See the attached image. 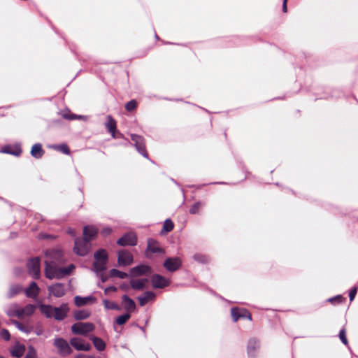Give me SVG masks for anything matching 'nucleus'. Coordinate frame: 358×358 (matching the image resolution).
Masks as SVG:
<instances>
[{"mask_svg":"<svg viewBox=\"0 0 358 358\" xmlns=\"http://www.w3.org/2000/svg\"><path fill=\"white\" fill-rule=\"evenodd\" d=\"M46 260L45 261V275L48 279H60L71 274L75 268L73 264L67 267H62L65 259L60 250L51 249L45 251Z\"/></svg>","mask_w":358,"mask_h":358,"instance_id":"1","label":"nucleus"},{"mask_svg":"<svg viewBox=\"0 0 358 358\" xmlns=\"http://www.w3.org/2000/svg\"><path fill=\"white\" fill-rule=\"evenodd\" d=\"M95 326L92 322H77L71 326V331L76 335L86 336L87 334L93 331Z\"/></svg>","mask_w":358,"mask_h":358,"instance_id":"2","label":"nucleus"},{"mask_svg":"<svg viewBox=\"0 0 358 358\" xmlns=\"http://www.w3.org/2000/svg\"><path fill=\"white\" fill-rule=\"evenodd\" d=\"M91 244L85 238H76L73 250L76 254L80 256H85L88 254Z\"/></svg>","mask_w":358,"mask_h":358,"instance_id":"3","label":"nucleus"},{"mask_svg":"<svg viewBox=\"0 0 358 358\" xmlns=\"http://www.w3.org/2000/svg\"><path fill=\"white\" fill-rule=\"evenodd\" d=\"M29 274L34 279H38L41 276L40 258L34 257L30 259L27 264Z\"/></svg>","mask_w":358,"mask_h":358,"instance_id":"4","label":"nucleus"},{"mask_svg":"<svg viewBox=\"0 0 358 358\" xmlns=\"http://www.w3.org/2000/svg\"><path fill=\"white\" fill-rule=\"evenodd\" d=\"M54 345L57 348L58 352L62 356L69 355L72 352L70 345L62 338H56L54 340Z\"/></svg>","mask_w":358,"mask_h":358,"instance_id":"5","label":"nucleus"},{"mask_svg":"<svg viewBox=\"0 0 358 358\" xmlns=\"http://www.w3.org/2000/svg\"><path fill=\"white\" fill-rule=\"evenodd\" d=\"M152 273V268L148 265L141 264L130 269V275L133 277L150 275Z\"/></svg>","mask_w":358,"mask_h":358,"instance_id":"6","label":"nucleus"},{"mask_svg":"<svg viewBox=\"0 0 358 358\" xmlns=\"http://www.w3.org/2000/svg\"><path fill=\"white\" fill-rule=\"evenodd\" d=\"M131 138L134 142V145L137 151L144 157L148 158V156L145 150L143 137L136 134H131Z\"/></svg>","mask_w":358,"mask_h":358,"instance_id":"7","label":"nucleus"},{"mask_svg":"<svg viewBox=\"0 0 358 358\" xmlns=\"http://www.w3.org/2000/svg\"><path fill=\"white\" fill-rule=\"evenodd\" d=\"M151 282L155 289H162L171 284V281L169 279L159 274H154L151 278Z\"/></svg>","mask_w":358,"mask_h":358,"instance_id":"8","label":"nucleus"},{"mask_svg":"<svg viewBox=\"0 0 358 358\" xmlns=\"http://www.w3.org/2000/svg\"><path fill=\"white\" fill-rule=\"evenodd\" d=\"M164 267L170 272H174L182 266V261L179 257L167 258L164 264Z\"/></svg>","mask_w":358,"mask_h":358,"instance_id":"9","label":"nucleus"},{"mask_svg":"<svg viewBox=\"0 0 358 358\" xmlns=\"http://www.w3.org/2000/svg\"><path fill=\"white\" fill-rule=\"evenodd\" d=\"M231 313L234 322L238 321L240 318H247L249 320H252L250 313L245 308H232L231 309Z\"/></svg>","mask_w":358,"mask_h":358,"instance_id":"10","label":"nucleus"},{"mask_svg":"<svg viewBox=\"0 0 358 358\" xmlns=\"http://www.w3.org/2000/svg\"><path fill=\"white\" fill-rule=\"evenodd\" d=\"M117 243L121 246L136 245L137 243V237L134 233H127L119 238Z\"/></svg>","mask_w":358,"mask_h":358,"instance_id":"11","label":"nucleus"},{"mask_svg":"<svg viewBox=\"0 0 358 358\" xmlns=\"http://www.w3.org/2000/svg\"><path fill=\"white\" fill-rule=\"evenodd\" d=\"M133 262L132 255L126 250H120L117 254V263L119 266H128Z\"/></svg>","mask_w":358,"mask_h":358,"instance_id":"12","label":"nucleus"},{"mask_svg":"<svg viewBox=\"0 0 358 358\" xmlns=\"http://www.w3.org/2000/svg\"><path fill=\"white\" fill-rule=\"evenodd\" d=\"M50 295H53L57 298L63 296L66 293V289L64 284L57 282L48 288Z\"/></svg>","mask_w":358,"mask_h":358,"instance_id":"13","label":"nucleus"},{"mask_svg":"<svg viewBox=\"0 0 358 358\" xmlns=\"http://www.w3.org/2000/svg\"><path fill=\"white\" fill-rule=\"evenodd\" d=\"M70 344L79 351H89L91 349V345L80 338H72Z\"/></svg>","mask_w":358,"mask_h":358,"instance_id":"14","label":"nucleus"},{"mask_svg":"<svg viewBox=\"0 0 358 358\" xmlns=\"http://www.w3.org/2000/svg\"><path fill=\"white\" fill-rule=\"evenodd\" d=\"M53 317L58 321L63 320L69 310L67 303H62L59 307H54Z\"/></svg>","mask_w":358,"mask_h":358,"instance_id":"15","label":"nucleus"},{"mask_svg":"<svg viewBox=\"0 0 358 358\" xmlns=\"http://www.w3.org/2000/svg\"><path fill=\"white\" fill-rule=\"evenodd\" d=\"M25 295L29 298L36 299L40 293V288L36 282L33 281L24 290Z\"/></svg>","mask_w":358,"mask_h":358,"instance_id":"16","label":"nucleus"},{"mask_svg":"<svg viewBox=\"0 0 358 358\" xmlns=\"http://www.w3.org/2000/svg\"><path fill=\"white\" fill-rule=\"evenodd\" d=\"M5 311L8 317L21 318L20 306L17 303H13L10 304Z\"/></svg>","mask_w":358,"mask_h":358,"instance_id":"17","label":"nucleus"},{"mask_svg":"<svg viewBox=\"0 0 358 358\" xmlns=\"http://www.w3.org/2000/svg\"><path fill=\"white\" fill-rule=\"evenodd\" d=\"M98 233V229L94 226H86L83 229V238L90 241L94 239Z\"/></svg>","mask_w":358,"mask_h":358,"instance_id":"18","label":"nucleus"},{"mask_svg":"<svg viewBox=\"0 0 358 358\" xmlns=\"http://www.w3.org/2000/svg\"><path fill=\"white\" fill-rule=\"evenodd\" d=\"M259 348V342L255 339L252 338L249 340L248 344V354L250 357L253 358L256 355L257 350Z\"/></svg>","mask_w":358,"mask_h":358,"instance_id":"19","label":"nucleus"},{"mask_svg":"<svg viewBox=\"0 0 358 358\" xmlns=\"http://www.w3.org/2000/svg\"><path fill=\"white\" fill-rule=\"evenodd\" d=\"M122 303L124 309L127 312H132L136 310V303L133 299L124 294L122 297Z\"/></svg>","mask_w":358,"mask_h":358,"instance_id":"20","label":"nucleus"},{"mask_svg":"<svg viewBox=\"0 0 358 358\" xmlns=\"http://www.w3.org/2000/svg\"><path fill=\"white\" fill-rule=\"evenodd\" d=\"M1 152L18 157L22 153V149L20 145H16L15 147L6 145L1 148Z\"/></svg>","mask_w":358,"mask_h":358,"instance_id":"21","label":"nucleus"},{"mask_svg":"<svg viewBox=\"0 0 358 358\" xmlns=\"http://www.w3.org/2000/svg\"><path fill=\"white\" fill-rule=\"evenodd\" d=\"M156 295L153 292L147 291L143 295L138 297V300L141 306H145L149 301L153 300Z\"/></svg>","mask_w":358,"mask_h":358,"instance_id":"22","label":"nucleus"},{"mask_svg":"<svg viewBox=\"0 0 358 358\" xmlns=\"http://www.w3.org/2000/svg\"><path fill=\"white\" fill-rule=\"evenodd\" d=\"M38 307L41 311V313L44 315L48 318L53 317L54 310L52 307L50 305H45L39 303L38 305Z\"/></svg>","mask_w":358,"mask_h":358,"instance_id":"23","label":"nucleus"},{"mask_svg":"<svg viewBox=\"0 0 358 358\" xmlns=\"http://www.w3.org/2000/svg\"><path fill=\"white\" fill-rule=\"evenodd\" d=\"M45 151L42 148L41 143H35L31 150V155L35 159H41L44 155Z\"/></svg>","mask_w":358,"mask_h":358,"instance_id":"24","label":"nucleus"},{"mask_svg":"<svg viewBox=\"0 0 358 358\" xmlns=\"http://www.w3.org/2000/svg\"><path fill=\"white\" fill-rule=\"evenodd\" d=\"M36 308V306L33 304H27L24 308L20 307L21 318L32 315Z\"/></svg>","mask_w":358,"mask_h":358,"instance_id":"25","label":"nucleus"},{"mask_svg":"<svg viewBox=\"0 0 358 358\" xmlns=\"http://www.w3.org/2000/svg\"><path fill=\"white\" fill-rule=\"evenodd\" d=\"M90 339L92 341L94 347L99 351H103L106 348L105 342L100 338L95 336H90Z\"/></svg>","mask_w":358,"mask_h":358,"instance_id":"26","label":"nucleus"},{"mask_svg":"<svg viewBox=\"0 0 358 358\" xmlns=\"http://www.w3.org/2000/svg\"><path fill=\"white\" fill-rule=\"evenodd\" d=\"M25 352V347L23 345H15L10 350V354L13 357L20 358Z\"/></svg>","mask_w":358,"mask_h":358,"instance_id":"27","label":"nucleus"},{"mask_svg":"<svg viewBox=\"0 0 358 358\" xmlns=\"http://www.w3.org/2000/svg\"><path fill=\"white\" fill-rule=\"evenodd\" d=\"M93 301H94V298L93 296L81 297L80 296H76L74 298L75 304L78 307L85 306L88 302Z\"/></svg>","mask_w":358,"mask_h":358,"instance_id":"28","label":"nucleus"},{"mask_svg":"<svg viewBox=\"0 0 358 358\" xmlns=\"http://www.w3.org/2000/svg\"><path fill=\"white\" fill-rule=\"evenodd\" d=\"M90 316V312L87 310H78L74 311L73 317L76 320H83Z\"/></svg>","mask_w":358,"mask_h":358,"instance_id":"29","label":"nucleus"},{"mask_svg":"<svg viewBox=\"0 0 358 358\" xmlns=\"http://www.w3.org/2000/svg\"><path fill=\"white\" fill-rule=\"evenodd\" d=\"M94 258L96 261L106 262L108 261V255L103 249H99L94 254Z\"/></svg>","mask_w":358,"mask_h":358,"instance_id":"30","label":"nucleus"},{"mask_svg":"<svg viewBox=\"0 0 358 358\" xmlns=\"http://www.w3.org/2000/svg\"><path fill=\"white\" fill-rule=\"evenodd\" d=\"M106 119H107V122L105 123V127L106 128L107 131L109 132V131H113V130H116L117 122L112 117V116L108 115L106 117Z\"/></svg>","mask_w":358,"mask_h":358,"instance_id":"31","label":"nucleus"},{"mask_svg":"<svg viewBox=\"0 0 358 358\" xmlns=\"http://www.w3.org/2000/svg\"><path fill=\"white\" fill-rule=\"evenodd\" d=\"M106 262L95 260L93 263V270L96 273L102 272L106 269Z\"/></svg>","mask_w":358,"mask_h":358,"instance_id":"32","label":"nucleus"},{"mask_svg":"<svg viewBox=\"0 0 358 358\" xmlns=\"http://www.w3.org/2000/svg\"><path fill=\"white\" fill-rule=\"evenodd\" d=\"M130 286L132 289L136 290H142L145 288V285H143V281L140 280V279H132L130 280Z\"/></svg>","mask_w":358,"mask_h":358,"instance_id":"33","label":"nucleus"},{"mask_svg":"<svg viewBox=\"0 0 358 358\" xmlns=\"http://www.w3.org/2000/svg\"><path fill=\"white\" fill-rule=\"evenodd\" d=\"M22 289V287L20 285H13L10 286L8 292V297L13 298L14 296L19 294Z\"/></svg>","mask_w":358,"mask_h":358,"instance_id":"34","label":"nucleus"},{"mask_svg":"<svg viewBox=\"0 0 358 358\" xmlns=\"http://www.w3.org/2000/svg\"><path fill=\"white\" fill-rule=\"evenodd\" d=\"M110 275L111 277H117L120 279H124L128 277V274L127 273L120 271L116 268H112L110 271Z\"/></svg>","mask_w":358,"mask_h":358,"instance_id":"35","label":"nucleus"},{"mask_svg":"<svg viewBox=\"0 0 358 358\" xmlns=\"http://www.w3.org/2000/svg\"><path fill=\"white\" fill-rule=\"evenodd\" d=\"M193 259L196 262L201 264H206L209 262V258L208 256L200 253L195 254L193 256Z\"/></svg>","mask_w":358,"mask_h":358,"instance_id":"36","label":"nucleus"},{"mask_svg":"<svg viewBox=\"0 0 358 358\" xmlns=\"http://www.w3.org/2000/svg\"><path fill=\"white\" fill-rule=\"evenodd\" d=\"M12 323L21 331L26 334L31 332V328L29 327L24 326L22 323L17 320H12Z\"/></svg>","mask_w":358,"mask_h":358,"instance_id":"37","label":"nucleus"},{"mask_svg":"<svg viewBox=\"0 0 358 358\" xmlns=\"http://www.w3.org/2000/svg\"><path fill=\"white\" fill-rule=\"evenodd\" d=\"M131 317V315L129 313H124L118 316L115 322L119 325H122L127 322V321Z\"/></svg>","mask_w":358,"mask_h":358,"instance_id":"38","label":"nucleus"},{"mask_svg":"<svg viewBox=\"0 0 358 358\" xmlns=\"http://www.w3.org/2000/svg\"><path fill=\"white\" fill-rule=\"evenodd\" d=\"M52 148L65 155H69L70 153V150L66 144L55 145Z\"/></svg>","mask_w":358,"mask_h":358,"instance_id":"39","label":"nucleus"},{"mask_svg":"<svg viewBox=\"0 0 358 358\" xmlns=\"http://www.w3.org/2000/svg\"><path fill=\"white\" fill-rule=\"evenodd\" d=\"M62 115L64 119L70 120H76V119H79V120H85V117H84V116L77 115L75 114L70 115L67 112H62Z\"/></svg>","mask_w":358,"mask_h":358,"instance_id":"40","label":"nucleus"},{"mask_svg":"<svg viewBox=\"0 0 358 358\" xmlns=\"http://www.w3.org/2000/svg\"><path fill=\"white\" fill-rule=\"evenodd\" d=\"M174 227L173 222L170 219H166L164 221L162 231L170 232Z\"/></svg>","mask_w":358,"mask_h":358,"instance_id":"41","label":"nucleus"},{"mask_svg":"<svg viewBox=\"0 0 358 358\" xmlns=\"http://www.w3.org/2000/svg\"><path fill=\"white\" fill-rule=\"evenodd\" d=\"M103 304L106 308L111 310H118V306L114 302H109L108 300L103 301Z\"/></svg>","mask_w":358,"mask_h":358,"instance_id":"42","label":"nucleus"},{"mask_svg":"<svg viewBox=\"0 0 358 358\" xmlns=\"http://www.w3.org/2000/svg\"><path fill=\"white\" fill-rule=\"evenodd\" d=\"M136 106H137L136 101L135 100H131L127 103V104L125 106V108L128 111H131V110H134L136 108Z\"/></svg>","mask_w":358,"mask_h":358,"instance_id":"43","label":"nucleus"},{"mask_svg":"<svg viewBox=\"0 0 358 358\" xmlns=\"http://www.w3.org/2000/svg\"><path fill=\"white\" fill-rule=\"evenodd\" d=\"M152 240L148 241V250L151 251L152 253H156V252H159L160 249L157 246L152 245Z\"/></svg>","mask_w":358,"mask_h":358,"instance_id":"44","label":"nucleus"},{"mask_svg":"<svg viewBox=\"0 0 358 358\" xmlns=\"http://www.w3.org/2000/svg\"><path fill=\"white\" fill-rule=\"evenodd\" d=\"M201 207V203L200 202H196L189 209V213L191 214H196L199 212V208Z\"/></svg>","mask_w":358,"mask_h":358,"instance_id":"45","label":"nucleus"},{"mask_svg":"<svg viewBox=\"0 0 358 358\" xmlns=\"http://www.w3.org/2000/svg\"><path fill=\"white\" fill-rule=\"evenodd\" d=\"M339 338L341 341V342L345 344L348 345V340L346 338V333L344 329H342L339 332Z\"/></svg>","mask_w":358,"mask_h":358,"instance_id":"46","label":"nucleus"},{"mask_svg":"<svg viewBox=\"0 0 358 358\" xmlns=\"http://www.w3.org/2000/svg\"><path fill=\"white\" fill-rule=\"evenodd\" d=\"M0 336L5 341H9L10 338V335L9 331L7 329H3L1 331Z\"/></svg>","mask_w":358,"mask_h":358,"instance_id":"47","label":"nucleus"},{"mask_svg":"<svg viewBox=\"0 0 358 358\" xmlns=\"http://www.w3.org/2000/svg\"><path fill=\"white\" fill-rule=\"evenodd\" d=\"M25 358H36V352L33 347H29V351L26 355Z\"/></svg>","mask_w":358,"mask_h":358,"instance_id":"48","label":"nucleus"},{"mask_svg":"<svg viewBox=\"0 0 358 358\" xmlns=\"http://www.w3.org/2000/svg\"><path fill=\"white\" fill-rule=\"evenodd\" d=\"M357 287H352L350 290V292H349V298H350V301H352L356 296V294H357Z\"/></svg>","mask_w":358,"mask_h":358,"instance_id":"49","label":"nucleus"},{"mask_svg":"<svg viewBox=\"0 0 358 358\" xmlns=\"http://www.w3.org/2000/svg\"><path fill=\"white\" fill-rule=\"evenodd\" d=\"M343 300V297L341 295H337L334 297L330 298L328 299L329 302L336 301L337 303H341Z\"/></svg>","mask_w":358,"mask_h":358,"instance_id":"50","label":"nucleus"},{"mask_svg":"<svg viewBox=\"0 0 358 358\" xmlns=\"http://www.w3.org/2000/svg\"><path fill=\"white\" fill-rule=\"evenodd\" d=\"M112 232V229L110 227H105L101 231V234L103 236H108Z\"/></svg>","mask_w":358,"mask_h":358,"instance_id":"51","label":"nucleus"},{"mask_svg":"<svg viewBox=\"0 0 358 358\" xmlns=\"http://www.w3.org/2000/svg\"><path fill=\"white\" fill-rule=\"evenodd\" d=\"M131 286L127 283H123L120 286V289L124 292H128Z\"/></svg>","mask_w":358,"mask_h":358,"instance_id":"52","label":"nucleus"},{"mask_svg":"<svg viewBox=\"0 0 358 358\" xmlns=\"http://www.w3.org/2000/svg\"><path fill=\"white\" fill-rule=\"evenodd\" d=\"M35 334L37 335V336H41L43 334V329L41 327H37L36 330H35Z\"/></svg>","mask_w":358,"mask_h":358,"instance_id":"53","label":"nucleus"},{"mask_svg":"<svg viewBox=\"0 0 358 358\" xmlns=\"http://www.w3.org/2000/svg\"><path fill=\"white\" fill-rule=\"evenodd\" d=\"M76 358H95V357L94 355L80 354Z\"/></svg>","mask_w":358,"mask_h":358,"instance_id":"54","label":"nucleus"},{"mask_svg":"<svg viewBox=\"0 0 358 358\" xmlns=\"http://www.w3.org/2000/svg\"><path fill=\"white\" fill-rule=\"evenodd\" d=\"M287 0H283V3H282V11L284 13H286L287 12Z\"/></svg>","mask_w":358,"mask_h":358,"instance_id":"55","label":"nucleus"},{"mask_svg":"<svg viewBox=\"0 0 358 358\" xmlns=\"http://www.w3.org/2000/svg\"><path fill=\"white\" fill-rule=\"evenodd\" d=\"M115 131H116V130H113V131H109V133L111 134V136H112L113 138H117V136H116V134H115Z\"/></svg>","mask_w":358,"mask_h":358,"instance_id":"56","label":"nucleus"},{"mask_svg":"<svg viewBox=\"0 0 358 358\" xmlns=\"http://www.w3.org/2000/svg\"><path fill=\"white\" fill-rule=\"evenodd\" d=\"M140 280H143V285H145V283H147L148 282V280L147 278L140 279Z\"/></svg>","mask_w":358,"mask_h":358,"instance_id":"57","label":"nucleus"},{"mask_svg":"<svg viewBox=\"0 0 358 358\" xmlns=\"http://www.w3.org/2000/svg\"><path fill=\"white\" fill-rule=\"evenodd\" d=\"M69 234H71L72 236H75V234H74V232H73V229H70L69 230Z\"/></svg>","mask_w":358,"mask_h":358,"instance_id":"58","label":"nucleus"},{"mask_svg":"<svg viewBox=\"0 0 358 358\" xmlns=\"http://www.w3.org/2000/svg\"><path fill=\"white\" fill-rule=\"evenodd\" d=\"M107 289H111L113 291H116L117 288L113 286V287H110L108 288Z\"/></svg>","mask_w":358,"mask_h":358,"instance_id":"59","label":"nucleus"},{"mask_svg":"<svg viewBox=\"0 0 358 358\" xmlns=\"http://www.w3.org/2000/svg\"><path fill=\"white\" fill-rule=\"evenodd\" d=\"M105 280H106V279H105V278H102V281H103V282H105Z\"/></svg>","mask_w":358,"mask_h":358,"instance_id":"60","label":"nucleus"},{"mask_svg":"<svg viewBox=\"0 0 358 358\" xmlns=\"http://www.w3.org/2000/svg\"><path fill=\"white\" fill-rule=\"evenodd\" d=\"M0 358H3L2 356H0Z\"/></svg>","mask_w":358,"mask_h":358,"instance_id":"61","label":"nucleus"}]
</instances>
